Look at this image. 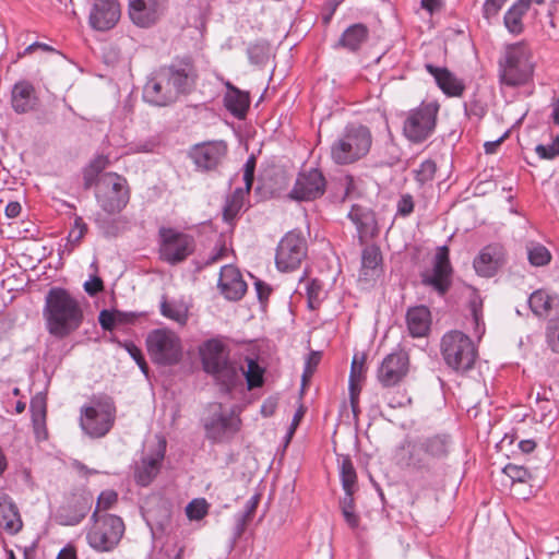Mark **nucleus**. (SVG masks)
<instances>
[{"label":"nucleus","mask_w":559,"mask_h":559,"mask_svg":"<svg viewBox=\"0 0 559 559\" xmlns=\"http://www.w3.org/2000/svg\"><path fill=\"white\" fill-rule=\"evenodd\" d=\"M197 78L189 59H182L160 68L145 84L144 99L156 106H167L190 91Z\"/></svg>","instance_id":"f257e3e1"},{"label":"nucleus","mask_w":559,"mask_h":559,"mask_svg":"<svg viewBox=\"0 0 559 559\" xmlns=\"http://www.w3.org/2000/svg\"><path fill=\"white\" fill-rule=\"evenodd\" d=\"M43 316L49 334L64 338L82 325L84 310L81 300L69 290L52 287L45 297Z\"/></svg>","instance_id":"f03ea898"},{"label":"nucleus","mask_w":559,"mask_h":559,"mask_svg":"<svg viewBox=\"0 0 559 559\" xmlns=\"http://www.w3.org/2000/svg\"><path fill=\"white\" fill-rule=\"evenodd\" d=\"M372 140L368 127L349 123L331 144V159L341 166L354 164L368 155Z\"/></svg>","instance_id":"7ed1b4c3"},{"label":"nucleus","mask_w":559,"mask_h":559,"mask_svg":"<svg viewBox=\"0 0 559 559\" xmlns=\"http://www.w3.org/2000/svg\"><path fill=\"white\" fill-rule=\"evenodd\" d=\"M499 67L502 83L509 86L525 84L533 74L531 50L524 43L507 46Z\"/></svg>","instance_id":"20e7f679"},{"label":"nucleus","mask_w":559,"mask_h":559,"mask_svg":"<svg viewBox=\"0 0 559 559\" xmlns=\"http://www.w3.org/2000/svg\"><path fill=\"white\" fill-rule=\"evenodd\" d=\"M441 354L445 364L457 372L472 369L476 359L473 342L460 331H451L443 335Z\"/></svg>","instance_id":"39448f33"},{"label":"nucleus","mask_w":559,"mask_h":559,"mask_svg":"<svg viewBox=\"0 0 559 559\" xmlns=\"http://www.w3.org/2000/svg\"><path fill=\"white\" fill-rule=\"evenodd\" d=\"M95 197L98 205L106 213L121 212L130 199L127 179L116 173L102 175L96 182Z\"/></svg>","instance_id":"423d86ee"},{"label":"nucleus","mask_w":559,"mask_h":559,"mask_svg":"<svg viewBox=\"0 0 559 559\" xmlns=\"http://www.w3.org/2000/svg\"><path fill=\"white\" fill-rule=\"evenodd\" d=\"M91 520L93 524L86 534L88 545L97 551L112 550L124 532L121 518L114 514L97 515V512H93Z\"/></svg>","instance_id":"0eeeda50"},{"label":"nucleus","mask_w":559,"mask_h":559,"mask_svg":"<svg viewBox=\"0 0 559 559\" xmlns=\"http://www.w3.org/2000/svg\"><path fill=\"white\" fill-rule=\"evenodd\" d=\"M116 419V406L111 399L94 401L81 411L80 425L92 438H102L112 428Z\"/></svg>","instance_id":"6e6552de"},{"label":"nucleus","mask_w":559,"mask_h":559,"mask_svg":"<svg viewBox=\"0 0 559 559\" xmlns=\"http://www.w3.org/2000/svg\"><path fill=\"white\" fill-rule=\"evenodd\" d=\"M147 352L155 364L171 366L182 356L180 337L169 329H156L146 337Z\"/></svg>","instance_id":"1a4fd4ad"},{"label":"nucleus","mask_w":559,"mask_h":559,"mask_svg":"<svg viewBox=\"0 0 559 559\" xmlns=\"http://www.w3.org/2000/svg\"><path fill=\"white\" fill-rule=\"evenodd\" d=\"M438 111L437 103H421L417 108L409 110L403 124L404 135L411 142H424L435 131Z\"/></svg>","instance_id":"9d476101"},{"label":"nucleus","mask_w":559,"mask_h":559,"mask_svg":"<svg viewBox=\"0 0 559 559\" xmlns=\"http://www.w3.org/2000/svg\"><path fill=\"white\" fill-rule=\"evenodd\" d=\"M159 238L160 258L170 264L183 261L194 250L193 237L174 228L162 227Z\"/></svg>","instance_id":"9b49d317"},{"label":"nucleus","mask_w":559,"mask_h":559,"mask_svg":"<svg viewBox=\"0 0 559 559\" xmlns=\"http://www.w3.org/2000/svg\"><path fill=\"white\" fill-rule=\"evenodd\" d=\"M239 427L240 419L233 413L224 412L221 404H213L211 415L204 420L206 438L214 442H224L231 439Z\"/></svg>","instance_id":"f8f14e48"},{"label":"nucleus","mask_w":559,"mask_h":559,"mask_svg":"<svg viewBox=\"0 0 559 559\" xmlns=\"http://www.w3.org/2000/svg\"><path fill=\"white\" fill-rule=\"evenodd\" d=\"M307 253L306 240L299 233L289 231L280 241L275 263L280 271L290 272L299 267Z\"/></svg>","instance_id":"ddd939ff"},{"label":"nucleus","mask_w":559,"mask_h":559,"mask_svg":"<svg viewBox=\"0 0 559 559\" xmlns=\"http://www.w3.org/2000/svg\"><path fill=\"white\" fill-rule=\"evenodd\" d=\"M452 274L453 269L449 259V249L443 246L438 249L435 255L432 269L421 273V283L443 296L452 285Z\"/></svg>","instance_id":"4468645a"},{"label":"nucleus","mask_w":559,"mask_h":559,"mask_svg":"<svg viewBox=\"0 0 559 559\" xmlns=\"http://www.w3.org/2000/svg\"><path fill=\"white\" fill-rule=\"evenodd\" d=\"M325 178L317 168L302 170L298 174L289 197L297 201H312L325 191Z\"/></svg>","instance_id":"2eb2a0df"},{"label":"nucleus","mask_w":559,"mask_h":559,"mask_svg":"<svg viewBox=\"0 0 559 559\" xmlns=\"http://www.w3.org/2000/svg\"><path fill=\"white\" fill-rule=\"evenodd\" d=\"M93 497L90 493H73L58 509L56 521L60 525L74 526L82 522L91 510Z\"/></svg>","instance_id":"dca6fc26"},{"label":"nucleus","mask_w":559,"mask_h":559,"mask_svg":"<svg viewBox=\"0 0 559 559\" xmlns=\"http://www.w3.org/2000/svg\"><path fill=\"white\" fill-rule=\"evenodd\" d=\"M167 0H129L130 20L139 27H151L165 13Z\"/></svg>","instance_id":"f3484780"},{"label":"nucleus","mask_w":559,"mask_h":559,"mask_svg":"<svg viewBox=\"0 0 559 559\" xmlns=\"http://www.w3.org/2000/svg\"><path fill=\"white\" fill-rule=\"evenodd\" d=\"M226 153L227 145L224 141H211L195 144L190 151V157L198 169L210 171L222 163Z\"/></svg>","instance_id":"a211bd4d"},{"label":"nucleus","mask_w":559,"mask_h":559,"mask_svg":"<svg viewBox=\"0 0 559 559\" xmlns=\"http://www.w3.org/2000/svg\"><path fill=\"white\" fill-rule=\"evenodd\" d=\"M121 16L118 0H93L88 23L95 31L106 32L115 27Z\"/></svg>","instance_id":"6ab92c4d"},{"label":"nucleus","mask_w":559,"mask_h":559,"mask_svg":"<svg viewBox=\"0 0 559 559\" xmlns=\"http://www.w3.org/2000/svg\"><path fill=\"white\" fill-rule=\"evenodd\" d=\"M408 356L404 352L391 353L382 360L378 368L377 378L383 386H393L400 383L408 372Z\"/></svg>","instance_id":"aec40b11"},{"label":"nucleus","mask_w":559,"mask_h":559,"mask_svg":"<svg viewBox=\"0 0 559 559\" xmlns=\"http://www.w3.org/2000/svg\"><path fill=\"white\" fill-rule=\"evenodd\" d=\"M507 261V251L501 243H489L474 259L476 273L484 277L493 276Z\"/></svg>","instance_id":"412c9836"},{"label":"nucleus","mask_w":559,"mask_h":559,"mask_svg":"<svg viewBox=\"0 0 559 559\" xmlns=\"http://www.w3.org/2000/svg\"><path fill=\"white\" fill-rule=\"evenodd\" d=\"M528 305L532 312L544 319H557L559 316V295L547 289H537L531 294Z\"/></svg>","instance_id":"4be33fe9"},{"label":"nucleus","mask_w":559,"mask_h":559,"mask_svg":"<svg viewBox=\"0 0 559 559\" xmlns=\"http://www.w3.org/2000/svg\"><path fill=\"white\" fill-rule=\"evenodd\" d=\"M218 288L228 300H239L247 290V284L238 269L224 265L219 273Z\"/></svg>","instance_id":"5701e85b"},{"label":"nucleus","mask_w":559,"mask_h":559,"mask_svg":"<svg viewBox=\"0 0 559 559\" xmlns=\"http://www.w3.org/2000/svg\"><path fill=\"white\" fill-rule=\"evenodd\" d=\"M200 355L206 373H210L229 359L228 347L217 338L206 341L200 348Z\"/></svg>","instance_id":"b1692460"},{"label":"nucleus","mask_w":559,"mask_h":559,"mask_svg":"<svg viewBox=\"0 0 559 559\" xmlns=\"http://www.w3.org/2000/svg\"><path fill=\"white\" fill-rule=\"evenodd\" d=\"M382 255L377 246H369L361 253L359 281L367 284L376 281L382 273Z\"/></svg>","instance_id":"393cba45"},{"label":"nucleus","mask_w":559,"mask_h":559,"mask_svg":"<svg viewBox=\"0 0 559 559\" xmlns=\"http://www.w3.org/2000/svg\"><path fill=\"white\" fill-rule=\"evenodd\" d=\"M0 518L5 532L11 535L17 534L23 527L17 506L3 489H0Z\"/></svg>","instance_id":"a878e982"},{"label":"nucleus","mask_w":559,"mask_h":559,"mask_svg":"<svg viewBox=\"0 0 559 559\" xmlns=\"http://www.w3.org/2000/svg\"><path fill=\"white\" fill-rule=\"evenodd\" d=\"M242 366L230 358L219 367L211 371V374L222 390L229 392L238 384H241Z\"/></svg>","instance_id":"bb28decb"},{"label":"nucleus","mask_w":559,"mask_h":559,"mask_svg":"<svg viewBox=\"0 0 559 559\" xmlns=\"http://www.w3.org/2000/svg\"><path fill=\"white\" fill-rule=\"evenodd\" d=\"M425 68L435 78L437 85L444 94L460 96L463 93V83L447 68H439L431 63H427Z\"/></svg>","instance_id":"cd10ccee"},{"label":"nucleus","mask_w":559,"mask_h":559,"mask_svg":"<svg viewBox=\"0 0 559 559\" xmlns=\"http://www.w3.org/2000/svg\"><path fill=\"white\" fill-rule=\"evenodd\" d=\"M37 106V97L33 85L28 82H19L12 90V107L19 114L34 110Z\"/></svg>","instance_id":"c85d7f7f"},{"label":"nucleus","mask_w":559,"mask_h":559,"mask_svg":"<svg viewBox=\"0 0 559 559\" xmlns=\"http://www.w3.org/2000/svg\"><path fill=\"white\" fill-rule=\"evenodd\" d=\"M348 218L355 224L360 241L373 237L378 231L374 214L369 210L355 205L349 211Z\"/></svg>","instance_id":"c756f323"},{"label":"nucleus","mask_w":559,"mask_h":559,"mask_svg":"<svg viewBox=\"0 0 559 559\" xmlns=\"http://www.w3.org/2000/svg\"><path fill=\"white\" fill-rule=\"evenodd\" d=\"M166 442L163 441L159 451L155 456L144 457L135 469V480L141 486H147L159 472L164 459Z\"/></svg>","instance_id":"7c9ffc66"},{"label":"nucleus","mask_w":559,"mask_h":559,"mask_svg":"<svg viewBox=\"0 0 559 559\" xmlns=\"http://www.w3.org/2000/svg\"><path fill=\"white\" fill-rule=\"evenodd\" d=\"M406 323L412 336H425L431 324V314L429 309L426 306H417L408 309Z\"/></svg>","instance_id":"2f4dec72"},{"label":"nucleus","mask_w":559,"mask_h":559,"mask_svg":"<svg viewBox=\"0 0 559 559\" xmlns=\"http://www.w3.org/2000/svg\"><path fill=\"white\" fill-rule=\"evenodd\" d=\"M159 310L163 317L177 322L179 325H186L189 318V307L182 299H168L163 296Z\"/></svg>","instance_id":"473e14b6"},{"label":"nucleus","mask_w":559,"mask_h":559,"mask_svg":"<svg viewBox=\"0 0 559 559\" xmlns=\"http://www.w3.org/2000/svg\"><path fill=\"white\" fill-rule=\"evenodd\" d=\"M227 93L224 102L226 108L236 117H242L249 108V95L241 92L229 82L226 83Z\"/></svg>","instance_id":"72a5a7b5"},{"label":"nucleus","mask_w":559,"mask_h":559,"mask_svg":"<svg viewBox=\"0 0 559 559\" xmlns=\"http://www.w3.org/2000/svg\"><path fill=\"white\" fill-rule=\"evenodd\" d=\"M405 465L416 469L428 468L431 459L426 455L423 442L419 440L415 443H408L407 448H403V457Z\"/></svg>","instance_id":"f704fd0d"},{"label":"nucleus","mask_w":559,"mask_h":559,"mask_svg":"<svg viewBox=\"0 0 559 559\" xmlns=\"http://www.w3.org/2000/svg\"><path fill=\"white\" fill-rule=\"evenodd\" d=\"M425 447L426 455L431 460L443 459L448 455L451 445L449 435H435L420 440Z\"/></svg>","instance_id":"c9c22d12"},{"label":"nucleus","mask_w":559,"mask_h":559,"mask_svg":"<svg viewBox=\"0 0 559 559\" xmlns=\"http://www.w3.org/2000/svg\"><path fill=\"white\" fill-rule=\"evenodd\" d=\"M365 378V358L357 356L354 357L350 367L349 374V394H350V403L352 407L355 411L356 405L358 403V395L360 392V383Z\"/></svg>","instance_id":"e433bc0d"},{"label":"nucleus","mask_w":559,"mask_h":559,"mask_svg":"<svg viewBox=\"0 0 559 559\" xmlns=\"http://www.w3.org/2000/svg\"><path fill=\"white\" fill-rule=\"evenodd\" d=\"M368 34L369 32L366 25L361 23L353 24L344 31L340 39V45L355 51L368 38Z\"/></svg>","instance_id":"4c0bfd02"},{"label":"nucleus","mask_w":559,"mask_h":559,"mask_svg":"<svg viewBox=\"0 0 559 559\" xmlns=\"http://www.w3.org/2000/svg\"><path fill=\"white\" fill-rule=\"evenodd\" d=\"M260 501L258 495L252 496L245 506V510L235 515L234 536L239 538L246 531L247 525L252 521Z\"/></svg>","instance_id":"58836bf2"},{"label":"nucleus","mask_w":559,"mask_h":559,"mask_svg":"<svg viewBox=\"0 0 559 559\" xmlns=\"http://www.w3.org/2000/svg\"><path fill=\"white\" fill-rule=\"evenodd\" d=\"M247 369L242 367L241 377L243 376L247 381L249 390L260 388L264 383V367H261L257 359L246 357Z\"/></svg>","instance_id":"ea45409f"},{"label":"nucleus","mask_w":559,"mask_h":559,"mask_svg":"<svg viewBox=\"0 0 559 559\" xmlns=\"http://www.w3.org/2000/svg\"><path fill=\"white\" fill-rule=\"evenodd\" d=\"M539 24L549 37L559 38V2L552 9L545 3Z\"/></svg>","instance_id":"a19ab883"},{"label":"nucleus","mask_w":559,"mask_h":559,"mask_svg":"<svg viewBox=\"0 0 559 559\" xmlns=\"http://www.w3.org/2000/svg\"><path fill=\"white\" fill-rule=\"evenodd\" d=\"M511 8H516L519 17L523 21V16L531 14L534 19H539L544 14L545 0H518Z\"/></svg>","instance_id":"79ce46f5"},{"label":"nucleus","mask_w":559,"mask_h":559,"mask_svg":"<svg viewBox=\"0 0 559 559\" xmlns=\"http://www.w3.org/2000/svg\"><path fill=\"white\" fill-rule=\"evenodd\" d=\"M511 8H516L519 17L523 21V16L531 14L534 19H539L544 14L545 0H518Z\"/></svg>","instance_id":"37998d69"},{"label":"nucleus","mask_w":559,"mask_h":559,"mask_svg":"<svg viewBox=\"0 0 559 559\" xmlns=\"http://www.w3.org/2000/svg\"><path fill=\"white\" fill-rule=\"evenodd\" d=\"M246 191L242 188H238L234 191V193L227 199L226 204L224 206V218L227 222L233 221L239 211L242 207L243 199L246 195Z\"/></svg>","instance_id":"c03bdc74"},{"label":"nucleus","mask_w":559,"mask_h":559,"mask_svg":"<svg viewBox=\"0 0 559 559\" xmlns=\"http://www.w3.org/2000/svg\"><path fill=\"white\" fill-rule=\"evenodd\" d=\"M31 412L35 431L39 433L46 418V400L41 394H37L32 399Z\"/></svg>","instance_id":"a18cd8bd"},{"label":"nucleus","mask_w":559,"mask_h":559,"mask_svg":"<svg viewBox=\"0 0 559 559\" xmlns=\"http://www.w3.org/2000/svg\"><path fill=\"white\" fill-rule=\"evenodd\" d=\"M527 259L534 266L547 265L551 260L549 250L540 243H531L527 247Z\"/></svg>","instance_id":"49530a36"},{"label":"nucleus","mask_w":559,"mask_h":559,"mask_svg":"<svg viewBox=\"0 0 559 559\" xmlns=\"http://www.w3.org/2000/svg\"><path fill=\"white\" fill-rule=\"evenodd\" d=\"M340 474L344 491L354 490L357 475L354 465L348 457L343 459Z\"/></svg>","instance_id":"de8ad7c7"},{"label":"nucleus","mask_w":559,"mask_h":559,"mask_svg":"<svg viewBox=\"0 0 559 559\" xmlns=\"http://www.w3.org/2000/svg\"><path fill=\"white\" fill-rule=\"evenodd\" d=\"M307 297L309 308L317 309L320 306L322 300L325 298V292L320 281L311 280L307 284Z\"/></svg>","instance_id":"09e8293b"},{"label":"nucleus","mask_w":559,"mask_h":559,"mask_svg":"<svg viewBox=\"0 0 559 559\" xmlns=\"http://www.w3.org/2000/svg\"><path fill=\"white\" fill-rule=\"evenodd\" d=\"M210 504L205 499H193L186 507V514L190 520H202L209 512Z\"/></svg>","instance_id":"8fccbe9b"},{"label":"nucleus","mask_w":559,"mask_h":559,"mask_svg":"<svg viewBox=\"0 0 559 559\" xmlns=\"http://www.w3.org/2000/svg\"><path fill=\"white\" fill-rule=\"evenodd\" d=\"M247 52L250 62L253 64H262L269 57V48L265 43L261 41L250 44Z\"/></svg>","instance_id":"3c124183"},{"label":"nucleus","mask_w":559,"mask_h":559,"mask_svg":"<svg viewBox=\"0 0 559 559\" xmlns=\"http://www.w3.org/2000/svg\"><path fill=\"white\" fill-rule=\"evenodd\" d=\"M436 170V163L431 159H426L419 165V168L416 169L415 178L420 185H424L433 179Z\"/></svg>","instance_id":"603ef678"},{"label":"nucleus","mask_w":559,"mask_h":559,"mask_svg":"<svg viewBox=\"0 0 559 559\" xmlns=\"http://www.w3.org/2000/svg\"><path fill=\"white\" fill-rule=\"evenodd\" d=\"M504 25L507 29L514 35H519L523 32L524 24L523 21L519 17L516 8H510L504 14Z\"/></svg>","instance_id":"864d4df0"},{"label":"nucleus","mask_w":559,"mask_h":559,"mask_svg":"<svg viewBox=\"0 0 559 559\" xmlns=\"http://www.w3.org/2000/svg\"><path fill=\"white\" fill-rule=\"evenodd\" d=\"M546 340L551 350L559 353V318L549 320L546 329Z\"/></svg>","instance_id":"5fc2aeb1"},{"label":"nucleus","mask_w":559,"mask_h":559,"mask_svg":"<svg viewBox=\"0 0 559 559\" xmlns=\"http://www.w3.org/2000/svg\"><path fill=\"white\" fill-rule=\"evenodd\" d=\"M118 501V495L114 490H105L103 491L97 499L96 509L94 512H97V515H100V511H106L112 508Z\"/></svg>","instance_id":"6e6d98bb"},{"label":"nucleus","mask_w":559,"mask_h":559,"mask_svg":"<svg viewBox=\"0 0 559 559\" xmlns=\"http://www.w3.org/2000/svg\"><path fill=\"white\" fill-rule=\"evenodd\" d=\"M122 313L120 311L102 310L98 316L100 326L106 331H111L117 321H121Z\"/></svg>","instance_id":"4d7b16f0"},{"label":"nucleus","mask_w":559,"mask_h":559,"mask_svg":"<svg viewBox=\"0 0 559 559\" xmlns=\"http://www.w3.org/2000/svg\"><path fill=\"white\" fill-rule=\"evenodd\" d=\"M536 154L543 159H552L559 155V136L551 144H539L535 148Z\"/></svg>","instance_id":"13d9d810"},{"label":"nucleus","mask_w":559,"mask_h":559,"mask_svg":"<svg viewBox=\"0 0 559 559\" xmlns=\"http://www.w3.org/2000/svg\"><path fill=\"white\" fill-rule=\"evenodd\" d=\"M124 349L129 353V355L134 359L141 370L146 373L147 365L142 355V350L132 342H127L123 345Z\"/></svg>","instance_id":"bf43d9fd"},{"label":"nucleus","mask_w":559,"mask_h":559,"mask_svg":"<svg viewBox=\"0 0 559 559\" xmlns=\"http://www.w3.org/2000/svg\"><path fill=\"white\" fill-rule=\"evenodd\" d=\"M107 164V159L103 156L96 158L90 166V170L86 171L84 179H85V187L90 188L93 182V176L100 173Z\"/></svg>","instance_id":"052dcab7"},{"label":"nucleus","mask_w":559,"mask_h":559,"mask_svg":"<svg viewBox=\"0 0 559 559\" xmlns=\"http://www.w3.org/2000/svg\"><path fill=\"white\" fill-rule=\"evenodd\" d=\"M87 231V226L82 217H75L73 228L69 233V241L79 243Z\"/></svg>","instance_id":"680f3d73"},{"label":"nucleus","mask_w":559,"mask_h":559,"mask_svg":"<svg viewBox=\"0 0 559 559\" xmlns=\"http://www.w3.org/2000/svg\"><path fill=\"white\" fill-rule=\"evenodd\" d=\"M414 211V200L413 197L408 193L401 195L397 201V214L400 216L406 217L412 214Z\"/></svg>","instance_id":"e2e57ef3"},{"label":"nucleus","mask_w":559,"mask_h":559,"mask_svg":"<svg viewBox=\"0 0 559 559\" xmlns=\"http://www.w3.org/2000/svg\"><path fill=\"white\" fill-rule=\"evenodd\" d=\"M506 474L516 481H525L530 477L526 468L514 464H508L504 468Z\"/></svg>","instance_id":"0e129e2a"},{"label":"nucleus","mask_w":559,"mask_h":559,"mask_svg":"<svg viewBox=\"0 0 559 559\" xmlns=\"http://www.w3.org/2000/svg\"><path fill=\"white\" fill-rule=\"evenodd\" d=\"M83 287L90 296H95L104 289V283L99 276L94 275L84 283Z\"/></svg>","instance_id":"69168bd1"},{"label":"nucleus","mask_w":559,"mask_h":559,"mask_svg":"<svg viewBox=\"0 0 559 559\" xmlns=\"http://www.w3.org/2000/svg\"><path fill=\"white\" fill-rule=\"evenodd\" d=\"M507 0H486L484 4V15L486 19H490L501 10Z\"/></svg>","instance_id":"338daca9"},{"label":"nucleus","mask_w":559,"mask_h":559,"mask_svg":"<svg viewBox=\"0 0 559 559\" xmlns=\"http://www.w3.org/2000/svg\"><path fill=\"white\" fill-rule=\"evenodd\" d=\"M319 361H320L319 353H311L310 355H308L305 371L302 374L304 382L306 381L307 377H310L312 374V372L316 369V367L318 366Z\"/></svg>","instance_id":"774afa93"}]
</instances>
